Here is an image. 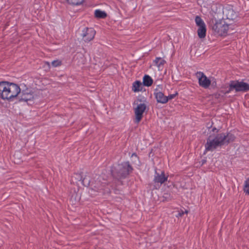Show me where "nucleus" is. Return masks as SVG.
Listing matches in <instances>:
<instances>
[{
	"instance_id": "1",
	"label": "nucleus",
	"mask_w": 249,
	"mask_h": 249,
	"mask_svg": "<svg viewBox=\"0 0 249 249\" xmlns=\"http://www.w3.org/2000/svg\"><path fill=\"white\" fill-rule=\"evenodd\" d=\"M235 138L234 135L231 133H221L213 136L211 135L207 138L205 144V150L212 151L218 147L232 142Z\"/></svg>"
},
{
	"instance_id": "2",
	"label": "nucleus",
	"mask_w": 249,
	"mask_h": 249,
	"mask_svg": "<svg viewBox=\"0 0 249 249\" xmlns=\"http://www.w3.org/2000/svg\"><path fill=\"white\" fill-rule=\"evenodd\" d=\"M20 92L19 87L13 83L0 82V97L2 99L12 100L17 97Z\"/></svg>"
},
{
	"instance_id": "3",
	"label": "nucleus",
	"mask_w": 249,
	"mask_h": 249,
	"mask_svg": "<svg viewBox=\"0 0 249 249\" xmlns=\"http://www.w3.org/2000/svg\"><path fill=\"white\" fill-rule=\"evenodd\" d=\"M133 169L128 161L124 162L111 168L112 177L117 179L125 178L132 172Z\"/></svg>"
},
{
	"instance_id": "4",
	"label": "nucleus",
	"mask_w": 249,
	"mask_h": 249,
	"mask_svg": "<svg viewBox=\"0 0 249 249\" xmlns=\"http://www.w3.org/2000/svg\"><path fill=\"white\" fill-rule=\"evenodd\" d=\"M235 90L236 92H246L249 90V84L243 82L238 81H231L228 87V89L225 91V94H228L232 90Z\"/></svg>"
},
{
	"instance_id": "5",
	"label": "nucleus",
	"mask_w": 249,
	"mask_h": 249,
	"mask_svg": "<svg viewBox=\"0 0 249 249\" xmlns=\"http://www.w3.org/2000/svg\"><path fill=\"white\" fill-rule=\"evenodd\" d=\"M229 25L226 24L224 20L217 21L213 26L212 29L219 36H224L227 33Z\"/></svg>"
},
{
	"instance_id": "6",
	"label": "nucleus",
	"mask_w": 249,
	"mask_h": 249,
	"mask_svg": "<svg viewBox=\"0 0 249 249\" xmlns=\"http://www.w3.org/2000/svg\"><path fill=\"white\" fill-rule=\"evenodd\" d=\"M36 96V94L31 89H26L18 94L19 100L21 101L28 102L32 101Z\"/></svg>"
},
{
	"instance_id": "7",
	"label": "nucleus",
	"mask_w": 249,
	"mask_h": 249,
	"mask_svg": "<svg viewBox=\"0 0 249 249\" xmlns=\"http://www.w3.org/2000/svg\"><path fill=\"white\" fill-rule=\"evenodd\" d=\"M198 79L199 85L204 89H207L211 85V81L208 79L203 72L199 71L196 73Z\"/></svg>"
},
{
	"instance_id": "8",
	"label": "nucleus",
	"mask_w": 249,
	"mask_h": 249,
	"mask_svg": "<svg viewBox=\"0 0 249 249\" xmlns=\"http://www.w3.org/2000/svg\"><path fill=\"white\" fill-rule=\"evenodd\" d=\"M146 108V105L144 103H141L135 108V114L136 116L135 123H139L142 120L143 114Z\"/></svg>"
},
{
	"instance_id": "9",
	"label": "nucleus",
	"mask_w": 249,
	"mask_h": 249,
	"mask_svg": "<svg viewBox=\"0 0 249 249\" xmlns=\"http://www.w3.org/2000/svg\"><path fill=\"white\" fill-rule=\"evenodd\" d=\"M95 33L96 32L93 28H86L81 35L85 42H89L94 38Z\"/></svg>"
},
{
	"instance_id": "10",
	"label": "nucleus",
	"mask_w": 249,
	"mask_h": 249,
	"mask_svg": "<svg viewBox=\"0 0 249 249\" xmlns=\"http://www.w3.org/2000/svg\"><path fill=\"white\" fill-rule=\"evenodd\" d=\"M154 95L158 103L165 104L168 102L166 96H165L162 92L159 91L157 89L155 90Z\"/></svg>"
},
{
	"instance_id": "11",
	"label": "nucleus",
	"mask_w": 249,
	"mask_h": 249,
	"mask_svg": "<svg viewBox=\"0 0 249 249\" xmlns=\"http://www.w3.org/2000/svg\"><path fill=\"white\" fill-rule=\"evenodd\" d=\"M167 178L168 176L165 175L163 171L161 172L160 174L156 171L154 181L155 183H160L161 184L165 181H167Z\"/></svg>"
},
{
	"instance_id": "12",
	"label": "nucleus",
	"mask_w": 249,
	"mask_h": 249,
	"mask_svg": "<svg viewBox=\"0 0 249 249\" xmlns=\"http://www.w3.org/2000/svg\"><path fill=\"white\" fill-rule=\"evenodd\" d=\"M80 181L83 186L88 187L90 183V177L86 175H85L84 173L81 172L80 173Z\"/></svg>"
},
{
	"instance_id": "13",
	"label": "nucleus",
	"mask_w": 249,
	"mask_h": 249,
	"mask_svg": "<svg viewBox=\"0 0 249 249\" xmlns=\"http://www.w3.org/2000/svg\"><path fill=\"white\" fill-rule=\"evenodd\" d=\"M227 18L230 20H234L237 17V14L232 9H229L226 11Z\"/></svg>"
},
{
	"instance_id": "14",
	"label": "nucleus",
	"mask_w": 249,
	"mask_h": 249,
	"mask_svg": "<svg viewBox=\"0 0 249 249\" xmlns=\"http://www.w3.org/2000/svg\"><path fill=\"white\" fill-rule=\"evenodd\" d=\"M206 25L198 27L197 30L198 36L200 38H203L206 36Z\"/></svg>"
},
{
	"instance_id": "15",
	"label": "nucleus",
	"mask_w": 249,
	"mask_h": 249,
	"mask_svg": "<svg viewBox=\"0 0 249 249\" xmlns=\"http://www.w3.org/2000/svg\"><path fill=\"white\" fill-rule=\"evenodd\" d=\"M153 79L152 78L148 75H145L143 78V85L146 87H149L152 85L153 83Z\"/></svg>"
},
{
	"instance_id": "16",
	"label": "nucleus",
	"mask_w": 249,
	"mask_h": 249,
	"mask_svg": "<svg viewBox=\"0 0 249 249\" xmlns=\"http://www.w3.org/2000/svg\"><path fill=\"white\" fill-rule=\"evenodd\" d=\"M94 15L98 18H105L107 17V13L100 10H96L94 12Z\"/></svg>"
},
{
	"instance_id": "17",
	"label": "nucleus",
	"mask_w": 249,
	"mask_h": 249,
	"mask_svg": "<svg viewBox=\"0 0 249 249\" xmlns=\"http://www.w3.org/2000/svg\"><path fill=\"white\" fill-rule=\"evenodd\" d=\"M142 83L139 81H136L133 84L132 90L134 92H138L142 90Z\"/></svg>"
},
{
	"instance_id": "18",
	"label": "nucleus",
	"mask_w": 249,
	"mask_h": 249,
	"mask_svg": "<svg viewBox=\"0 0 249 249\" xmlns=\"http://www.w3.org/2000/svg\"><path fill=\"white\" fill-rule=\"evenodd\" d=\"M195 22L196 25L198 27H200L201 26H204L205 25L204 21L200 17L197 16L195 18Z\"/></svg>"
},
{
	"instance_id": "19",
	"label": "nucleus",
	"mask_w": 249,
	"mask_h": 249,
	"mask_svg": "<svg viewBox=\"0 0 249 249\" xmlns=\"http://www.w3.org/2000/svg\"><path fill=\"white\" fill-rule=\"evenodd\" d=\"M155 62L156 65L159 67V68H160L161 66H162L164 63H165V61L162 59L161 58H156V59L155 60Z\"/></svg>"
},
{
	"instance_id": "20",
	"label": "nucleus",
	"mask_w": 249,
	"mask_h": 249,
	"mask_svg": "<svg viewBox=\"0 0 249 249\" xmlns=\"http://www.w3.org/2000/svg\"><path fill=\"white\" fill-rule=\"evenodd\" d=\"M244 191L246 194L249 195V178L245 181Z\"/></svg>"
},
{
	"instance_id": "21",
	"label": "nucleus",
	"mask_w": 249,
	"mask_h": 249,
	"mask_svg": "<svg viewBox=\"0 0 249 249\" xmlns=\"http://www.w3.org/2000/svg\"><path fill=\"white\" fill-rule=\"evenodd\" d=\"M76 196L77 194L76 193H74L71 196L70 201L72 205H76L77 200H76Z\"/></svg>"
},
{
	"instance_id": "22",
	"label": "nucleus",
	"mask_w": 249,
	"mask_h": 249,
	"mask_svg": "<svg viewBox=\"0 0 249 249\" xmlns=\"http://www.w3.org/2000/svg\"><path fill=\"white\" fill-rule=\"evenodd\" d=\"M61 64H62L61 61L59 60H54L52 62V65L54 67L61 66Z\"/></svg>"
},
{
	"instance_id": "23",
	"label": "nucleus",
	"mask_w": 249,
	"mask_h": 249,
	"mask_svg": "<svg viewBox=\"0 0 249 249\" xmlns=\"http://www.w3.org/2000/svg\"><path fill=\"white\" fill-rule=\"evenodd\" d=\"M177 95H178L177 92H176L175 94H170L168 96H166V98L168 99V101L170 100H171V99L174 98Z\"/></svg>"
},
{
	"instance_id": "24",
	"label": "nucleus",
	"mask_w": 249,
	"mask_h": 249,
	"mask_svg": "<svg viewBox=\"0 0 249 249\" xmlns=\"http://www.w3.org/2000/svg\"><path fill=\"white\" fill-rule=\"evenodd\" d=\"M84 0H79V5L82 4L83 2H84Z\"/></svg>"
},
{
	"instance_id": "25",
	"label": "nucleus",
	"mask_w": 249,
	"mask_h": 249,
	"mask_svg": "<svg viewBox=\"0 0 249 249\" xmlns=\"http://www.w3.org/2000/svg\"><path fill=\"white\" fill-rule=\"evenodd\" d=\"M82 63L84 64L85 63V59L84 58H82Z\"/></svg>"
},
{
	"instance_id": "26",
	"label": "nucleus",
	"mask_w": 249,
	"mask_h": 249,
	"mask_svg": "<svg viewBox=\"0 0 249 249\" xmlns=\"http://www.w3.org/2000/svg\"><path fill=\"white\" fill-rule=\"evenodd\" d=\"M213 132H214L215 130H216V132H218V130L215 128H213L212 130Z\"/></svg>"
},
{
	"instance_id": "27",
	"label": "nucleus",
	"mask_w": 249,
	"mask_h": 249,
	"mask_svg": "<svg viewBox=\"0 0 249 249\" xmlns=\"http://www.w3.org/2000/svg\"><path fill=\"white\" fill-rule=\"evenodd\" d=\"M184 214V213L182 212L181 213H179V214L180 216H182Z\"/></svg>"
},
{
	"instance_id": "28",
	"label": "nucleus",
	"mask_w": 249,
	"mask_h": 249,
	"mask_svg": "<svg viewBox=\"0 0 249 249\" xmlns=\"http://www.w3.org/2000/svg\"><path fill=\"white\" fill-rule=\"evenodd\" d=\"M46 64L48 66H50V63H49V62H46Z\"/></svg>"
},
{
	"instance_id": "29",
	"label": "nucleus",
	"mask_w": 249,
	"mask_h": 249,
	"mask_svg": "<svg viewBox=\"0 0 249 249\" xmlns=\"http://www.w3.org/2000/svg\"><path fill=\"white\" fill-rule=\"evenodd\" d=\"M137 156V155H136L135 153H133V154L132 155V156Z\"/></svg>"
},
{
	"instance_id": "30",
	"label": "nucleus",
	"mask_w": 249,
	"mask_h": 249,
	"mask_svg": "<svg viewBox=\"0 0 249 249\" xmlns=\"http://www.w3.org/2000/svg\"><path fill=\"white\" fill-rule=\"evenodd\" d=\"M185 213H188V211H185Z\"/></svg>"
},
{
	"instance_id": "31",
	"label": "nucleus",
	"mask_w": 249,
	"mask_h": 249,
	"mask_svg": "<svg viewBox=\"0 0 249 249\" xmlns=\"http://www.w3.org/2000/svg\"><path fill=\"white\" fill-rule=\"evenodd\" d=\"M205 162V161H203L202 163H204Z\"/></svg>"
}]
</instances>
